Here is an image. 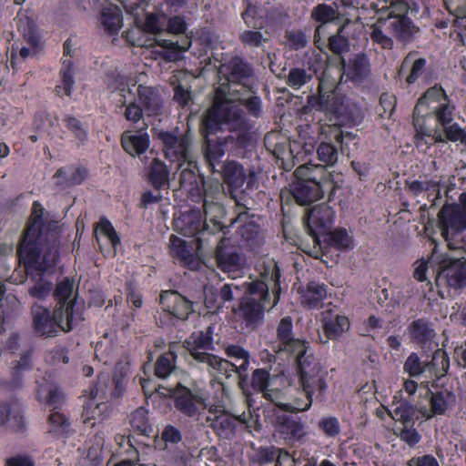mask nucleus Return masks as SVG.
Wrapping results in <instances>:
<instances>
[{
    "label": "nucleus",
    "instance_id": "obj_60",
    "mask_svg": "<svg viewBox=\"0 0 466 466\" xmlns=\"http://www.w3.org/2000/svg\"><path fill=\"white\" fill-rule=\"evenodd\" d=\"M130 424L137 431L144 433L148 428L147 411L144 408H138L130 415Z\"/></svg>",
    "mask_w": 466,
    "mask_h": 466
},
{
    "label": "nucleus",
    "instance_id": "obj_11",
    "mask_svg": "<svg viewBox=\"0 0 466 466\" xmlns=\"http://www.w3.org/2000/svg\"><path fill=\"white\" fill-rule=\"evenodd\" d=\"M453 110L444 90L437 86L429 88L416 105L417 115L434 116L442 127L452 122Z\"/></svg>",
    "mask_w": 466,
    "mask_h": 466
},
{
    "label": "nucleus",
    "instance_id": "obj_12",
    "mask_svg": "<svg viewBox=\"0 0 466 466\" xmlns=\"http://www.w3.org/2000/svg\"><path fill=\"white\" fill-rule=\"evenodd\" d=\"M169 391L175 408L187 417L197 420L208 408V396L198 387L187 388L178 383Z\"/></svg>",
    "mask_w": 466,
    "mask_h": 466
},
{
    "label": "nucleus",
    "instance_id": "obj_24",
    "mask_svg": "<svg viewBox=\"0 0 466 466\" xmlns=\"http://www.w3.org/2000/svg\"><path fill=\"white\" fill-rule=\"evenodd\" d=\"M339 78L346 76L353 82L360 83L370 74V66L368 56L365 54L360 53L346 62L343 58L340 59Z\"/></svg>",
    "mask_w": 466,
    "mask_h": 466
},
{
    "label": "nucleus",
    "instance_id": "obj_10",
    "mask_svg": "<svg viewBox=\"0 0 466 466\" xmlns=\"http://www.w3.org/2000/svg\"><path fill=\"white\" fill-rule=\"evenodd\" d=\"M376 13L390 10L387 16L391 35L401 42H409L418 32V28L405 15L408 11L406 0H379L372 4Z\"/></svg>",
    "mask_w": 466,
    "mask_h": 466
},
{
    "label": "nucleus",
    "instance_id": "obj_43",
    "mask_svg": "<svg viewBox=\"0 0 466 466\" xmlns=\"http://www.w3.org/2000/svg\"><path fill=\"white\" fill-rule=\"evenodd\" d=\"M55 177L60 185L69 187L83 182L86 177V170L82 167L68 166L59 168Z\"/></svg>",
    "mask_w": 466,
    "mask_h": 466
},
{
    "label": "nucleus",
    "instance_id": "obj_5",
    "mask_svg": "<svg viewBox=\"0 0 466 466\" xmlns=\"http://www.w3.org/2000/svg\"><path fill=\"white\" fill-rule=\"evenodd\" d=\"M296 362L303 398H295L292 402L277 403L278 407L291 412L308 410L312 404V396L315 393L322 395L327 389L326 372L315 359L312 350L302 357H298Z\"/></svg>",
    "mask_w": 466,
    "mask_h": 466
},
{
    "label": "nucleus",
    "instance_id": "obj_48",
    "mask_svg": "<svg viewBox=\"0 0 466 466\" xmlns=\"http://www.w3.org/2000/svg\"><path fill=\"white\" fill-rule=\"evenodd\" d=\"M61 84L56 86V93L58 96H71L72 88L74 86V77L72 73V61L70 59H65L63 61L61 68Z\"/></svg>",
    "mask_w": 466,
    "mask_h": 466
},
{
    "label": "nucleus",
    "instance_id": "obj_53",
    "mask_svg": "<svg viewBox=\"0 0 466 466\" xmlns=\"http://www.w3.org/2000/svg\"><path fill=\"white\" fill-rule=\"evenodd\" d=\"M311 78V74H309L303 68L297 67L289 70L286 78V83L294 90H299L307 83H309Z\"/></svg>",
    "mask_w": 466,
    "mask_h": 466
},
{
    "label": "nucleus",
    "instance_id": "obj_37",
    "mask_svg": "<svg viewBox=\"0 0 466 466\" xmlns=\"http://www.w3.org/2000/svg\"><path fill=\"white\" fill-rule=\"evenodd\" d=\"M370 37L373 44L378 45L383 49H391L393 46L392 35L389 21L386 18L380 17L370 26Z\"/></svg>",
    "mask_w": 466,
    "mask_h": 466
},
{
    "label": "nucleus",
    "instance_id": "obj_45",
    "mask_svg": "<svg viewBox=\"0 0 466 466\" xmlns=\"http://www.w3.org/2000/svg\"><path fill=\"white\" fill-rule=\"evenodd\" d=\"M269 381H270V374L268 370L264 369H258L254 370L252 374V387L258 390L263 393V396L277 403H279V401L276 400L277 392L273 391L268 389L269 387Z\"/></svg>",
    "mask_w": 466,
    "mask_h": 466
},
{
    "label": "nucleus",
    "instance_id": "obj_15",
    "mask_svg": "<svg viewBox=\"0 0 466 466\" xmlns=\"http://www.w3.org/2000/svg\"><path fill=\"white\" fill-rule=\"evenodd\" d=\"M223 177L225 182L231 187V197L236 199L238 205H241L240 200L237 199L234 191L245 186L242 193L248 194L250 191L258 188V179L257 173L244 167L235 161H230L223 165Z\"/></svg>",
    "mask_w": 466,
    "mask_h": 466
},
{
    "label": "nucleus",
    "instance_id": "obj_20",
    "mask_svg": "<svg viewBox=\"0 0 466 466\" xmlns=\"http://www.w3.org/2000/svg\"><path fill=\"white\" fill-rule=\"evenodd\" d=\"M114 92L120 96L119 102L126 106L124 116L127 120L132 122L139 121L143 116L141 107L137 104V98L130 84L122 76L116 79Z\"/></svg>",
    "mask_w": 466,
    "mask_h": 466
},
{
    "label": "nucleus",
    "instance_id": "obj_6",
    "mask_svg": "<svg viewBox=\"0 0 466 466\" xmlns=\"http://www.w3.org/2000/svg\"><path fill=\"white\" fill-rule=\"evenodd\" d=\"M297 181L293 196L300 205H308L320 199L326 191L332 192L338 181L334 175L321 165L306 163L294 172Z\"/></svg>",
    "mask_w": 466,
    "mask_h": 466
},
{
    "label": "nucleus",
    "instance_id": "obj_34",
    "mask_svg": "<svg viewBox=\"0 0 466 466\" xmlns=\"http://www.w3.org/2000/svg\"><path fill=\"white\" fill-rule=\"evenodd\" d=\"M121 145L127 154L133 157L141 155L149 147V137L143 130L137 132L127 131L122 135Z\"/></svg>",
    "mask_w": 466,
    "mask_h": 466
},
{
    "label": "nucleus",
    "instance_id": "obj_49",
    "mask_svg": "<svg viewBox=\"0 0 466 466\" xmlns=\"http://www.w3.org/2000/svg\"><path fill=\"white\" fill-rule=\"evenodd\" d=\"M156 44L164 49H166L163 57L167 61H177L180 59L182 52L187 50L190 46V42H187L185 46H179L177 42H172L167 39H155Z\"/></svg>",
    "mask_w": 466,
    "mask_h": 466
},
{
    "label": "nucleus",
    "instance_id": "obj_8",
    "mask_svg": "<svg viewBox=\"0 0 466 466\" xmlns=\"http://www.w3.org/2000/svg\"><path fill=\"white\" fill-rule=\"evenodd\" d=\"M33 327L40 336H56L58 329L70 331L81 319V314H75L67 308L66 311L55 309L53 316L50 311L37 304L32 307Z\"/></svg>",
    "mask_w": 466,
    "mask_h": 466
},
{
    "label": "nucleus",
    "instance_id": "obj_26",
    "mask_svg": "<svg viewBox=\"0 0 466 466\" xmlns=\"http://www.w3.org/2000/svg\"><path fill=\"white\" fill-rule=\"evenodd\" d=\"M160 304L163 310L174 317L185 319L192 311V303L176 291H163L160 295Z\"/></svg>",
    "mask_w": 466,
    "mask_h": 466
},
{
    "label": "nucleus",
    "instance_id": "obj_51",
    "mask_svg": "<svg viewBox=\"0 0 466 466\" xmlns=\"http://www.w3.org/2000/svg\"><path fill=\"white\" fill-rule=\"evenodd\" d=\"M327 240L337 249H350L354 247L351 235L343 228H338L330 232Z\"/></svg>",
    "mask_w": 466,
    "mask_h": 466
},
{
    "label": "nucleus",
    "instance_id": "obj_29",
    "mask_svg": "<svg viewBox=\"0 0 466 466\" xmlns=\"http://www.w3.org/2000/svg\"><path fill=\"white\" fill-rule=\"evenodd\" d=\"M169 253L173 258L190 269H198L200 266L199 259L191 253L187 242L174 235L169 238Z\"/></svg>",
    "mask_w": 466,
    "mask_h": 466
},
{
    "label": "nucleus",
    "instance_id": "obj_62",
    "mask_svg": "<svg viewBox=\"0 0 466 466\" xmlns=\"http://www.w3.org/2000/svg\"><path fill=\"white\" fill-rule=\"evenodd\" d=\"M444 128L445 141L450 140L452 142L460 141L461 144L466 145V132L457 123L449 124L442 127Z\"/></svg>",
    "mask_w": 466,
    "mask_h": 466
},
{
    "label": "nucleus",
    "instance_id": "obj_59",
    "mask_svg": "<svg viewBox=\"0 0 466 466\" xmlns=\"http://www.w3.org/2000/svg\"><path fill=\"white\" fill-rule=\"evenodd\" d=\"M241 43L250 47H258L268 41V37L257 30H245L239 35Z\"/></svg>",
    "mask_w": 466,
    "mask_h": 466
},
{
    "label": "nucleus",
    "instance_id": "obj_1",
    "mask_svg": "<svg viewBox=\"0 0 466 466\" xmlns=\"http://www.w3.org/2000/svg\"><path fill=\"white\" fill-rule=\"evenodd\" d=\"M44 208L36 201L33 212L17 248L19 261L24 264L30 285L28 294L35 299H46L52 290L49 273L59 258L58 238L60 229L57 222L45 224Z\"/></svg>",
    "mask_w": 466,
    "mask_h": 466
},
{
    "label": "nucleus",
    "instance_id": "obj_30",
    "mask_svg": "<svg viewBox=\"0 0 466 466\" xmlns=\"http://www.w3.org/2000/svg\"><path fill=\"white\" fill-rule=\"evenodd\" d=\"M276 428L278 432L286 441H297L305 434L304 426L300 419L294 415H279L277 417Z\"/></svg>",
    "mask_w": 466,
    "mask_h": 466
},
{
    "label": "nucleus",
    "instance_id": "obj_18",
    "mask_svg": "<svg viewBox=\"0 0 466 466\" xmlns=\"http://www.w3.org/2000/svg\"><path fill=\"white\" fill-rule=\"evenodd\" d=\"M228 240L223 238L219 241L216 250L218 267L231 279L242 276L245 259L232 248H228Z\"/></svg>",
    "mask_w": 466,
    "mask_h": 466
},
{
    "label": "nucleus",
    "instance_id": "obj_35",
    "mask_svg": "<svg viewBox=\"0 0 466 466\" xmlns=\"http://www.w3.org/2000/svg\"><path fill=\"white\" fill-rule=\"evenodd\" d=\"M350 322L345 316L333 314L330 311L324 313L322 328L329 339H337L349 329Z\"/></svg>",
    "mask_w": 466,
    "mask_h": 466
},
{
    "label": "nucleus",
    "instance_id": "obj_57",
    "mask_svg": "<svg viewBox=\"0 0 466 466\" xmlns=\"http://www.w3.org/2000/svg\"><path fill=\"white\" fill-rule=\"evenodd\" d=\"M319 159L327 166H333L338 161V150L330 143H321L317 150Z\"/></svg>",
    "mask_w": 466,
    "mask_h": 466
},
{
    "label": "nucleus",
    "instance_id": "obj_41",
    "mask_svg": "<svg viewBox=\"0 0 466 466\" xmlns=\"http://www.w3.org/2000/svg\"><path fill=\"white\" fill-rule=\"evenodd\" d=\"M148 179L157 189L169 186L170 171L167 165L157 158H154L148 167Z\"/></svg>",
    "mask_w": 466,
    "mask_h": 466
},
{
    "label": "nucleus",
    "instance_id": "obj_32",
    "mask_svg": "<svg viewBox=\"0 0 466 466\" xmlns=\"http://www.w3.org/2000/svg\"><path fill=\"white\" fill-rule=\"evenodd\" d=\"M421 406L422 404L414 406L408 400H394L390 406V414L393 420L403 424H413L421 417Z\"/></svg>",
    "mask_w": 466,
    "mask_h": 466
},
{
    "label": "nucleus",
    "instance_id": "obj_54",
    "mask_svg": "<svg viewBox=\"0 0 466 466\" xmlns=\"http://www.w3.org/2000/svg\"><path fill=\"white\" fill-rule=\"evenodd\" d=\"M167 15L163 13L149 14L145 21V30L151 34H160L166 31Z\"/></svg>",
    "mask_w": 466,
    "mask_h": 466
},
{
    "label": "nucleus",
    "instance_id": "obj_64",
    "mask_svg": "<svg viewBox=\"0 0 466 466\" xmlns=\"http://www.w3.org/2000/svg\"><path fill=\"white\" fill-rule=\"evenodd\" d=\"M319 427L328 437H335L340 431L339 420L335 417L321 419L319 422Z\"/></svg>",
    "mask_w": 466,
    "mask_h": 466
},
{
    "label": "nucleus",
    "instance_id": "obj_4",
    "mask_svg": "<svg viewBox=\"0 0 466 466\" xmlns=\"http://www.w3.org/2000/svg\"><path fill=\"white\" fill-rule=\"evenodd\" d=\"M212 333V326H208L205 330L193 332L185 342L187 350L196 361L206 365L212 375H221L228 379L233 374H238L241 385L248 379V352L238 345H229L226 349L227 355L231 359H236V360H241L240 364L230 362L208 353V350H212L213 346Z\"/></svg>",
    "mask_w": 466,
    "mask_h": 466
},
{
    "label": "nucleus",
    "instance_id": "obj_25",
    "mask_svg": "<svg viewBox=\"0 0 466 466\" xmlns=\"http://www.w3.org/2000/svg\"><path fill=\"white\" fill-rule=\"evenodd\" d=\"M428 117L427 115H417L416 107L414 108L413 125L416 129L415 144L417 147L426 146V148H428L435 143L445 142L443 135L440 130L432 129L426 125V119Z\"/></svg>",
    "mask_w": 466,
    "mask_h": 466
},
{
    "label": "nucleus",
    "instance_id": "obj_52",
    "mask_svg": "<svg viewBox=\"0 0 466 466\" xmlns=\"http://www.w3.org/2000/svg\"><path fill=\"white\" fill-rule=\"evenodd\" d=\"M175 370V356L169 351L162 354L155 365V375L159 379L167 378Z\"/></svg>",
    "mask_w": 466,
    "mask_h": 466
},
{
    "label": "nucleus",
    "instance_id": "obj_46",
    "mask_svg": "<svg viewBox=\"0 0 466 466\" xmlns=\"http://www.w3.org/2000/svg\"><path fill=\"white\" fill-rule=\"evenodd\" d=\"M101 22L109 34H116L122 26V15L119 8L116 5L104 8Z\"/></svg>",
    "mask_w": 466,
    "mask_h": 466
},
{
    "label": "nucleus",
    "instance_id": "obj_17",
    "mask_svg": "<svg viewBox=\"0 0 466 466\" xmlns=\"http://www.w3.org/2000/svg\"><path fill=\"white\" fill-rule=\"evenodd\" d=\"M278 350L284 351L294 357H302L311 351L309 343L299 339H295L292 334V319L290 317L281 319L277 329Z\"/></svg>",
    "mask_w": 466,
    "mask_h": 466
},
{
    "label": "nucleus",
    "instance_id": "obj_23",
    "mask_svg": "<svg viewBox=\"0 0 466 466\" xmlns=\"http://www.w3.org/2000/svg\"><path fill=\"white\" fill-rule=\"evenodd\" d=\"M230 101L238 107L240 108L239 105H242L247 109L248 115L252 117L258 118L263 114V104L261 97L254 90V86L248 88L238 89L231 88Z\"/></svg>",
    "mask_w": 466,
    "mask_h": 466
},
{
    "label": "nucleus",
    "instance_id": "obj_28",
    "mask_svg": "<svg viewBox=\"0 0 466 466\" xmlns=\"http://www.w3.org/2000/svg\"><path fill=\"white\" fill-rule=\"evenodd\" d=\"M95 233L102 251L104 250V246L101 243L100 236L105 238V245H110L108 248L105 247V256L115 257L116 254V248L120 244V238L112 223L107 218H101L95 228Z\"/></svg>",
    "mask_w": 466,
    "mask_h": 466
},
{
    "label": "nucleus",
    "instance_id": "obj_47",
    "mask_svg": "<svg viewBox=\"0 0 466 466\" xmlns=\"http://www.w3.org/2000/svg\"><path fill=\"white\" fill-rule=\"evenodd\" d=\"M48 433L64 436L69 431L70 422L66 416L58 410H51L47 419Z\"/></svg>",
    "mask_w": 466,
    "mask_h": 466
},
{
    "label": "nucleus",
    "instance_id": "obj_21",
    "mask_svg": "<svg viewBox=\"0 0 466 466\" xmlns=\"http://www.w3.org/2000/svg\"><path fill=\"white\" fill-rule=\"evenodd\" d=\"M162 141L165 156L168 160L181 163L193 157L188 137H176L170 133H163Z\"/></svg>",
    "mask_w": 466,
    "mask_h": 466
},
{
    "label": "nucleus",
    "instance_id": "obj_39",
    "mask_svg": "<svg viewBox=\"0 0 466 466\" xmlns=\"http://www.w3.org/2000/svg\"><path fill=\"white\" fill-rule=\"evenodd\" d=\"M408 329L411 339L420 345L431 343L436 335L431 324L424 319L412 321Z\"/></svg>",
    "mask_w": 466,
    "mask_h": 466
},
{
    "label": "nucleus",
    "instance_id": "obj_16",
    "mask_svg": "<svg viewBox=\"0 0 466 466\" xmlns=\"http://www.w3.org/2000/svg\"><path fill=\"white\" fill-rule=\"evenodd\" d=\"M208 410L214 414L211 422L212 429L219 438L225 440H231L235 436L238 423L247 424L251 418L249 412H242L235 416L220 406H210Z\"/></svg>",
    "mask_w": 466,
    "mask_h": 466
},
{
    "label": "nucleus",
    "instance_id": "obj_36",
    "mask_svg": "<svg viewBox=\"0 0 466 466\" xmlns=\"http://www.w3.org/2000/svg\"><path fill=\"white\" fill-rule=\"evenodd\" d=\"M131 87L135 91L137 98L144 106L149 116L157 115L159 113L161 99L156 89L142 85L136 86V84H133Z\"/></svg>",
    "mask_w": 466,
    "mask_h": 466
},
{
    "label": "nucleus",
    "instance_id": "obj_40",
    "mask_svg": "<svg viewBox=\"0 0 466 466\" xmlns=\"http://www.w3.org/2000/svg\"><path fill=\"white\" fill-rule=\"evenodd\" d=\"M327 297V286L323 283L311 281L301 291V303L309 309L318 308Z\"/></svg>",
    "mask_w": 466,
    "mask_h": 466
},
{
    "label": "nucleus",
    "instance_id": "obj_56",
    "mask_svg": "<svg viewBox=\"0 0 466 466\" xmlns=\"http://www.w3.org/2000/svg\"><path fill=\"white\" fill-rule=\"evenodd\" d=\"M224 156V150L222 144L212 143L210 140H207V147L205 150V157L208 165L213 170L216 168V165L219 162L220 158Z\"/></svg>",
    "mask_w": 466,
    "mask_h": 466
},
{
    "label": "nucleus",
    "instance_id": "obj_61",
    "mask_svg": "<svg viewBox=\"0 0 466 466\" xmlns=\"http://www.w3.org/2000/svg\"><path fill=\"white\" fill-rule=\"evenodd\" d=\"M329 48L336 55H341L349 50V40L341 35V29H339L336 35L329 37Z\"/></svg>",
    "mask_w": 466,
    "mask_h": 466
},
{
    "label": "nucleus",
    "instance_id": "obj_42",
    "mask_svg": "<svg viewBox=\"0 0 466 466\" xmlns=\"http://www.w3.org/2000/svg\"><path fill=\"white\" fill-rule=\"evenodd\" d=\"M450 367V360L447 353L441 349L435 350L431 360L427 361L426 371L428 379H440L443 377Z\"/></svg>",
    "mask_w": 466,
    "mask_h": 466
},
{
    "label": "nucleus",
    "instance_id": "obj_2",
    "mask_svg": "<svg viewBox=\"0 0 466 466\" xmlns=\"http://www.w3.org/2000/svg\"><path fill=\"white\" fill-rule=\"evenodd\" d=\"M220 73L227 78V83L220 84L215 93L214 103L203 118V127L207 134H212L226 126L236 131L247 127L245 112L238 108L228 96L231 88L244 89L253 86L254 81L250 67L240 58H232L223 65Z\"/></svg>",
    "mask_w": 466,
    "mask_h": 466
},
{
    "label": "nucleus",
    "instance_id": "obj_63",
    "mask_svg": "<svg viewBox=\"0 0 466 466\" xmlns=\"http://www.w3.org/2000/svg\"><path fill=\"white\" fill-rule=\"evenodd\" d=\"M187 25L184 17L175 15L172 17L167 16L166 31L173 35H182L186 32Z\"/></svg>",
    "mask_w": 466,
    "mask_h": 466
},
{
    "label": "nucleus",
    "instance_id": "obj_3",
    "mask_svg": "<svg viewBox=\"0 0 466 466\" xmlns=\"http://www.w3.org/2000/svg\"><path fill=\"white\" fill-rule=\"evenodd\" d=\"M258 267L260 279L243 284L245 294L238 307L233 309L241 325L251 329L263 322L265 311L277 305L280 294L278 264L268 259Z\"/></svg>",
    "mask_w": 466,
    "mask_h": 466
},
{
    "label": "nucleus",
    "instance_id": "obj_27",
    "mask_svg": "<svg viewBox=\"0 0 466 466\" xmlns=\"http://www.w3.org/2000/svg\"><path fill=\"white\" fill-rule=\"evenodd\" d=\"M174 227L177 232L188 237H198L208 230L198 210L182 213L174 219Z\"/></svg>",
    "mask_w": 466,
    "mask_h": 466
},
{
    "label": "nucleus",
    "instance_id": "obj_19",
    "mask_svg": "<svg viewBox=\"0 0 466 466\" xmlns=\"http://www.w3.org/2000/svg\"><path fill=\"white\" fill-rule=\"evenodd\" d=\"M334 218V210L325 204L318 205L309 211L305 222L315 243L319 242V234L332 226Z\"/></svg>",
    "mask_w": 466,
    "mask_h": 466
},
{
    "label": "nucleus",
    "instance_id": "obj_9",
    "mask_svg": "<svg viewBox=\"0 0 466 466\" xmlns=\"http://www.w3.org/2000/svg\"><path fill=\"white\" fill-rule=\"evenodd\" d=\"M430 262L436 265V285L441 288L461 289L466 286V266L462 258H452L439 253L435 244Z\"/></svg>",
    "mask_w": 466,
    "mask_h": 466
},
{
    "label": "nucleus",
    "instance_id": "obj_50",
    "mask_svg": "<svg viewBox=\"0 0 466 466\" xmlns=\"http://www.w3.org/2000/svg\"><path fill=\"white\" fill-rule=\"evenodd\" d=\"M427 361L421 360L418 354L411 353L404 362L403 370L410 377L424 376L428 379V372L426 371Z\"/></svg>",
    "mask_w": 466,
    "mask_h": 466
},
{
    "label": "nucleus",
    "instance_id": "obj_7",
    "mask_svg": "<svg viewBox=\"0 0 466 466\" xmlns=\"http://www.w3.org/2000/svg\"><path fill=\"white\" fill-rule=\"evenodd\" d=\"M441 237L451 250H465L466 241L462 232L466 230V193L459 197L458 204L445 205L439 215Z\"/></svg>",
    "mask_w": 466,
    "mask_h": 466
},
{
    "label": "nucleus",
    "instance_id": "obj_13",
    "mask_svg": "<svg viewBox=\"0 0 466 466\" xmlns=\"http://www.w3.org/2000/svg\"><path fill=\"white\" fill-rule=\"evenodd\" d=\"M89 398L84 407L83 418L86 424L94 427L108 417L110 405L108 404V385L106 380L104 383H99L90 387L86 390Z\"/></svg>",
    "mask_w": 466,
    "mask_h": 466
},
{
    "label": "nucleus",
    "instance_id": "obj_33",
    "mask_svg": "<svg viewBox=\"0 0 466 466\" xmlns=\"http://www.w3.org/2000/svg\"><path fill=\"white\" fill-rule=\"evenodd\" d=\"M311 16L314 20L321 23V25L317 27L314 35L315 43L318 47L320 48V45L324 44V40H322V38L326 33V24L335 20L338 17V14L332 6L322 4L314 7Z\"/></svg>",
    "mask_w": 466,
    "mask_h": 466
},
{
    "label": "nucleus",
    "instance_id": "obj_58",
    "mask_svg": "<svg viewBox=\"0 0 466 466\" xmlns=\"http://www.w3.org/2000/svg\"><path fill=\"white\" fill-rule=\"evenodd\" d=\"M66 127L75 136L79 144H83L87 139L86 130L83 127L81 122L74 116H66L64 118Z\"/></svg>",
    "mask_w": 466,
    "mask_h": 466
},
{
    "label": "nucleus",
    "instance_id": "obj_31",
    "mask_svg": "<svg viewBox=\"0 0 466 466\" xmlns=\"http://www.w3.org/2000/svg\"><path fill=\"white\" fill-rule=\"evenodd\" d=\"M54 297L57 301L58 309L66 311L67 308H70V311L74 312L76 315L80 314L74 309L76 293L75 282L70 279L64 278L56 284V287L54 290Z\"/></svg>",
    "mask_w": 466,
    "mask_h": 466
},
{
    "label": "nucleus",
    "instance_id": "obj_44",
    "mask_svg": "<svg viewBox=\"0 0 466 466\" xmlns=\"http://www.w3.org/2000/svg\"><path fill=\"white\" fill-rule=\"evenodd\" d=\"M223 197V187L218 182L207 186L204 194V210L207 215L212 212H220L219 200Z\"/></svg>",
    "mask_w": 466,
    "mask_h": 466
},
{
    "label": "nucleus",
    "instance_id": "obj_14",
    "mask_svg": "<svg viewBox=\"0 0 466 466\" xmlns=\"http://www.w3.org/2000/svg\"><path fill=\"white\" fill-rule=\"evenodd\" d=\"M323 83L319 84V95L311 96L308 98V105L311 109L323 112L332 125H337V118L349 115L348 106L345 104V98L340 96L335 91H323Z\"/></svg>",
    "mask_w": 466,
    "mask_h": 466
},
{
    "label": "nucleus",
    "instance_id": "obj_38",
    "mask_svg": "<svg viewBox=\"0 0 466 466\" xmlns=\"http://www.w3.org/2000/svg\"><path fill=\"white\" fill-rule=\"evenodd\" d=\"M37 396L38 400L46 402L51 410H58L64 401L62 390L54 383L38 382Z\"/></svg>",
    "mask_w": 466,
    "mask_h": 466
},
{
    "label": "nucleus",
    "instance_id": "obj_22",
    "mask_svg": "<svg viewBox=\"0 0 466 466\" xmlns=\"http://www.w3.org/2000/svg\"><path fill=\"white\" fill-rule=\"evenodd\" d=\"M429 407L421 406V417L426 420L431 419L437 415H443L449 410H451L456 404V395L447 389L430 392Z\"/></svg>",
    "mask_w": 466,
    "mask_h": 466
},
{
    "label": "nucleus",
    "instance_id": "obj_55",
    "mask_svg": "<svg viewBox=\"0 0 466 466\" xmlns=\"http://www.w3.org/2000/svg\"><path fill=\"white\" fill-rule=\"evenodd\" d=\"M178 169L181 170L179 182L181 185L193 183L196 180L198 165L194 157L190 159L178 163Z\"/></svg>",
    "mask_w": 466,
    "mask_h": 466
}]
</instances>
